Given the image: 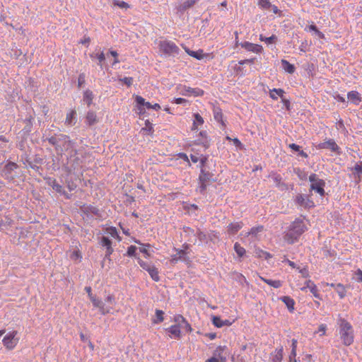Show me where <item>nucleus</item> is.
I'll return each instance as SVG.
<instances>
[{
	"mask_svg": "<svg viewBox=\"0 0 362 362\" xmlns=\"http://www.w3.org/2000/svg\"><path fill=\"white\" fill-rule=\"evenodd\" d=\"M42 138L44 141H48L54 146L57 153L59 155L74 148V142L68 135L64 134H52L51 132L46 130Z\"/></svg>",
	"mask_w": 362,
	"mask_h": 362,
	"instance_id": "f257e3e1",
	"label": "nucleus"
},
{
	"mask_svg": "<svg viewBox=\"0 0 362 362\" xmlns=\"http://www.w3.org/2000/svg\"><path fill=\"white\" fill-rule=\"evenodd\" d=\"M337 325L338 326L337 332L342 344L346 346H351L355 338L353 326L341 315L338 317Z\"/></svg>",
	"mask_w": 362,
	"mask_h": 362,
	"instance_id": "f03ea898",
	"label": "nucleus"
},
{
	"mask_svg": "<svg viewBox=\"0 0 362 362\" xmlns=\"http://www.w3.org/2000/svg\"><path fill=\"white\" fill-rule=\"evenodd\" d=\"M306 226L300 218H296L291 223L289 230L285 234V240L290 244L294 243L298 238L305 232Z\"/></svg>",
	"mask_w": 362,
	"mask_h": 362,
	"instance_id": "7ed1b4c3",
	"label": "nucleus"
},
{
	"mask_svg": "<svg viewBox=\"0 0 362 362\" xmlns=\"http://www.w3.org/2000/svg\"><path fill=\"white\" fill-rule=\"evenodd\" d=\"M199 187L197 190L202 194L206 193L207 187L212 182L216 181V177L213 172H206L205 170H200L199 175Z\"/></svg>",
	"mask_w": 362,
	"mask_h": 362,
	"instance_id": "20e7f679",
	"label": "nucleus"
},
{
	"mask_svg": "<svg viewBox=\"0 0 362 362\" xmlns=\"http://www.w3.org/2000/svg\"><path fill=\"white\" fill-rule=\"evenodd\" d=\"M160 51L167 56H175L180 52V48L171 40H160L158 43Z\"/></svg>",
	"mask_w": 362,
	"mask_h": 362,
	"instance_id": "39448f33",
	"label": "nucleus"
},
{
	"mask_svg": "<svg viewBox=\"0 0 362 362\" xmlns=\"http://www.w3.org/2000/svg\"><path fill=\"white\" fill-rule=\"evenodd\" d=\"M308 179L311 183L310 192L315 191L321 197H324L325 194V191L324 189L325 186V181L324 180L320 179L318 175L315 173H312L309 176Z\"/></svg>",
	"mask_w": 362,
	"mask_h": 362,
	"instance_id": "423d86ee",
	"label": "nucleus"
},
{
	"mask_svg": "<svg viewBox=\"0 0 362 362\" xmlns=\"http://www.w3.org/2000/svg\"><path fill=\"white\" fill-rule=\"evenodd\" d=\"M18 168V165L14 162L8 161L3 168L1 175L9 181H13L16 177L15 170Z\"/></svg>",
	"mask_w": 362,
	"mask_h": 362,
	"instance_id": "0eeeda50",
	"label": "nucleus"
},
{
	"mask_svg": "<svg viewBox=\"0 0 362 362\" xmlns=\"http://www.w3.org/2000/svg\"><path fill=\"white\" fill-rule=\"evenodd\" d=\"M18 332L16 330L9 332L3 339L4 346L8 350L13 349L18 343L19 338L17 337Z\"/></svg>",
	"mask_w": 362,
	"mask_h": 362,
	"instance_id": "6e6552de",
	"label": "nucleus"
},
{
	"mask_svg": "<svg viewBox=\"0 0 362 362\" xmlns=\"http://www.w3.org/2000/svg\"><path fill=\"white\" fill-rule=\"evenodd\" d=\"M294 202L297 205L307 209L315 206V204L309 194H298L296 195Z\"/></svg>",
	"mask_w": 362,
	"mask_h": 362,
	"instance_id": "1a4fd4ad",
	"label": "nucleus"
},
{
	"mask_svg": "<svg viewBox=\"0 0 362 362\" xmlns=\"http://www.w3.org/2000/svg\"><path fill=\"white\" fill-rule=\"evenodd\" d=\"M317 149H329L338 155L341 154V150L334 139H329L324 142L320 143L316 146Z\"/></svg>",
	"mask_w": 362,
	"mask_h": 362,
	"instance_id": "9d476101",
	"label": "nucleus"
},
{
	"mask_svg": "<svg viewBox=\"0 0 362 362\" xmlns=\"http://www.w3.org/2000/svg\"><path fill=\"white\" fill-rule=\"evenodd\" d=\"M175 250H176L177 253L175 255H172V257H171V259L170 262L172 264H177V262L180 260L183 261V262H186L187 264H189L191 262L189 257H187V252L185 251V250H179V249H176V248H175Z\"/></svg>",
	"mask_w": 362,
	"mask_h": 362,
	"instance_id": "9b49d317",
	"label": "nucleus"
},
{
	"mask_svg": "<svg viewBox=\"0 0 362 362\" xmlns=\"http://www.w3.org/2000/svg\"><path fill=\"white\" fill-rule=\"evenodd\" d=\"M274 93L278 94V95L281 98V102L283 103V104L286 107V110H290V109H291V103H290V101L288 99H286V98H285L284 97L285 91L283 89H281V88H274V89L270 90V93H269L270 97L273 100H277L278 97H276L274 95Z\"/></svg>",
	"mask_w": 362,
	"mask_h": 362,
	"instance_id": "f8f14e48",
	"label": "nucleus"
},
{
	"mask_svg": "<svg viewBox=\"0 0 362 362\" xmlns=\"http://www.w3.org/2000/svg\"><path fill=\"white\" fill-rule=\"evenodd\" d=\"M89 298L92 302L93 306L99 308L101 315H105L110 313L112 307H105L104 303L101 300L95 296H90Z\"/></svg>",
	"mask_w": 362,
	"mask_h": 362,
	"instance_id": "ddd939ff",
	"label": "nucleus"
},
{
	"mask_svg": "<svg viewBox=\"0 0 362 362\" xmlns=\"http://www.w3.org/2000/svg\"><path fill=\"white\" fill-rule=\"evenodd\" d=\"M100 243L106 249L104 260L107 259L109 262H111L110 255L114 251L112 247V240L108 237L103 236L101 238Z\"/></svg>",
	"mask_w": 362,
	"mask_h": 362,
	"instance_id": "4468645a",
	"label": "nucleus"
},
{
	"mask_svg": "<svg viewBox=\"0 0 362 362\" xmlns=\"http://www.w3.org/2000/svg\"><path fill=\"white\" fill-rule=\"evenodd\" d=\"M80 211L81 213H83L84 215H86L87 217H93V216H100V211L99 209L93 206V205H88V204H83L80 206Z\"/></svg>",
	"mask_w": 362,
	"mask_h": 362,
	"instance_id": "2eb2a0df",
	"label": "nucleus"
},
{
	"mask_svg": "<svg viewBox=\"0 0 362 362\" xmlns=\"http://www.w3.org/2000/svg\"><path fill=\"white\" fill-rule=\"evenodd\" d=\"M204 93V91L199 88H191L189 86H184L181 89V94L185 96H202Z\"/></svg>",
	"mask_w": 362,
	"mask_h": 362,
	"instance_id": "dca6fc26",
	"label": "nucleus"
},
{
	"mask_svg": "<svg viewBox=\"0 0 362 362\" xmlns=\"http://www.w3.org/2000/svg\"><path fill=\"white\" fill-rule=\"evenodd\" d=\"M199 0H185L176 6L177 13L182 15L187 9L192 8Z\"/></svg>",
	"mask_w": 362,
	"mask_h": 362,
	"instance_id": "f3484780",
	"label": "nucleus"
},
{
	"mask_svg": "<svg viewBox=\"0 0 362 362\" xmlns=\"http://www.w3.org/2000/svg\"><path fill=\"white\" fill-rule=\"evenodd\" d=\"M240 45L243 48H244L247 52H252L254 53H261L262 51L263 50L262 45L254 44L247 41L241 42Z\"/></svg>",
	"mask_w": 362,
	"mask_h": 362,
	"instance_id": "a211bd4d",
	"label": "nucleus"
},
{
	"mask_svg": "<svg viewBox=\"0 0 362 362\" xmlns=\"http://www.w3.org/2000/svg\"><path fill=\"white\" fill-rule=\"evenodd\" d=\"M70 158H69V162L73 163L71 165V168L73 170L78 169L81 166V160L79 158L76 156L77 155V150H76L74 148L70 151Z\"/></svg>",
	"mask_w": 362,
	"mask_h": 362,
	"instance_id": "6ab92c4d",
	"label": "nucleus"
},
{
	"mask_svg": "<svg viewBox=\"0 0 362 362\" xmlns=\"http://www.w3.org/2000/svg\"><path fill=\"white\" fill-rule=\"evenodd\" d=\"M306 288H309L310 291L313 294L315 298L317 299H321V296L319 293L318 289L316 285L310 280H308L305 282V286L301 288L302 291H305Z\"/></svg>",
	"mask_w": 362,
	"mask_h": 362,
	"instance_id": "aec40b11",
	"label": "nucleus"
},
{
	"mask_svg": "<svg viewBox=\"0 0 362 362\" xmlns=\"http://www.w3.org/2000/svg\"><path fill=\"white\" fill-rule=\"evenodd\" d=\"M227 349L226 346H218L213 352V356L220 361V362H226V356L223 354L225 350Z\"/></svg>",
	"mask_w": 362,
	"mask_h": 362,
	"instance_id": "412c9836",
	"label": "nucleus"
},
{
	"mask_svg": "<svg viewBox=\"0 0 362 362\" xmlns=\"http://www.w3.org/2000/svg\"><path fill=\"white\" fill-rule=\"evenodd\" d=\"M274 182L276 187H278L280 190L284 191L287 189V185L282 182V177L279 174L274 173L271 175Z\"/></svg>",
	"mask_w": 362,
	"mask_h": 362,
	"instance_id": "4be33fe9",
	"label": "nucleus"
},
{
	"mask_svg": "<svg viewBox=\"0 0 362 362\" xmlns=\"http://www.w3.org/2000/svg\"><path fill=\"white\" fill-rule=\"evenodd\" d=\"M264 230L263 226H257L252 227L250 231L246 233L245 236H251L252 238L255 240H258L259 238V233H262Z\"/></svg>",
	"mask_w": 362,
	"mask_h": 362,
	"instance_id": "5701e85b",
	"label": "nucleus"
},
{
	"mask_svg": "<svg viewBox=\"0 0 362 362\" xmlns=\"http://www.w3.org/2000/svg\"><path fill=\"white\" fill-rule=\"evenodd\" d=\"M176 325H180L182 328H185L186 331L189 332L192 330L190 325L186 321V320L180 315H177L174 317Z\"/></svg>",
	"mask_w": 362,
	"mask_h": 362,
	"instance_id": "b1692460",
	"label": "nucleus"
},
{
	"mask_svg": "<svg viewBox=\"0 0 362 362\" xmlns=\"http://www.w3.org/2000/svg\"><path fill=\"white\" fill-rule=\"evenodd\" d=\"M283 346H280L279 349L271 354L270 359L272 362H281L283 360Z\"/></svg>",
	"mask_w": 362,
	"mask_h": 362,
	"instance_id": "393cba45",
	"label": "nucleus"
},
{
	"mask_svg": "<svg viewBox=\"0 0 362 362\" xmlns=\"http://www.w3.org/2000/svg\"><path fill=\"white\" fill-rule=\"evenodd\" d=\"M348 99L354 105H358L361 101L362 98L358 92L351 90L347 94Z\"/></svg>",
	"mask_w": 362,
	"mask_h": 362,
	"instance_id": "a878e982",
	"label": "nucleus"
},
{
	"mask_svg": "<svg viewBox=\"0 0 362 362\" xmlns=\"http://www.w3.org/2000/svg\"><path fill=\"white\" fill-rule=\"evenodd\" d=\"M243 226V222H234L228 226V233L230 235L236 234Z\"/></svg>",
	"mask_w": 362,
	"mask_h": 362,
	"instance_id": "bb28decb",
	"label": "nucleus"
},
{
	"mask_svg": "<svg viewBox=\"0 0 362 362\" xmlns=\"http://www.w3.org/2000/svg\"><path fill=\"white\" fill-rule=\"evenodd\" d=\"M90 57L93 59H98V65L100 66L101 69H103V66H105V55L103 52H101L100 53H92L90 54Z\"/></svg>",
	"mask_w": 362,
	"mask_h": 362,
	"instance_id": "cd10ccee",
	"label": "nucleus"
},
{
	"mask_svg": "<svg viewBox=\"0 0 362 362\" xmlns=\"http://www.w3.org/2000/svg\"><path fill=\"white\" fill-rule=\"evenodd\" d=\"M76 122V112L74 110H71L67 113L65 120V124L69 126H73Z\"/></svg>",
	"mask_w": 362,
	"mask_h": 362,
	"instance_id": "c85d7f7f",
	"label": "nucleus"
},
{
	"mask_svg": "<svg viewBox=\"0 0 362 362\" xmlns=\"http://www.w3.org/2000/svg\"><path fill=\"white\" fill-rule=\"evenodd\" d=\"M196 236L202 243H207L209 240L212 241V236L202 231L200 229H197Z\"/></svg>",
	"mask_w": 362,
	"mask_h": 362,
	"instance_id": "c756f323",
	"label": "nucleus"
},
{
	"mask_svg": "<svg viewBox=\"0 0 362 362\" xmlns=\"http://www.w3.org/2000/svg\"><path fill=\"white\" fill-rule=\"evenodd\" d=\"M279 299L286 304L290 312L293 311L295 302L293 298L289 296H281Z\"/></svg>",
	"mask_w": 362,
	"mask_h": 362,
	"instance_id": "7c9ffc66",
	"label": "nucleus"
},
{
	"mask_svg": "<svg viewBox=\"0 0 362 362\" xmlns=\"http://www.w3.org/2000/svg\"><path fill=\"white\" fill-rule=\"evenodd\" d=\"M180 325H174L166 329V332H169L173 337L176 339H179L180 337Z\"/></svg>",
	"mask_w": 362,
	"mask_h": 362,
	"instance_id": "2f4dec72",
	"label": "nucleus"
},
{
	"mask_svg": "<svg viewBox=\"0 0 362 362\" xmlns=\"http://www.w3.org/2000/svg\"><path fill=\"white\" fill-rule=\"evenodd\" d=\"M98 122L97 116L95 112L88 111L86 117V122L88 126H92Z\"/></svg>",
	"mask_w": 362,
	"mask_h": 362,
	"instance_id": "473e14b6",
	"label": "nucleus"
},
{
	"mask_svg": "<svg viewBox=\"0 0 362 362\" xmlns=\"http://www.w3.org/2000/svg\"><path fill=\"white\" fill-rule=\"evenodd\" d=\"M135 102L137 105L143 106L146 108V110L152 109V105L148 102H146L145 99L140 95L136 96Z\"/></svg>",
	"mask_w": 362,
	"mask_h": 362,
	"instance_id": "72a5a7b5",
	"label": "nucleus"
},
{
	"mask_svg": "<svg viewBox=\"0 0 362 362\" xmlns=\"http://www.w3.org/2000/svg\"><path fill=\"white\" fill-rule=\"evenodd\" d=\"M34 118L32 116H29L28 117L24 119V123L25 124L23 131L25 134H29L32 131L33 127V120Z\"/></svg>",
	"mask_w": 362,
	"mask_h": 362,
	"instance_id": "f704fd0d",
	"label": "nucleus"
},
{
	"mask_svg": "<svg viewBox=\"0 0 362 362\" xmlns=\"http://www.w3.org/2000/svg\"><path fill=\"white\" fill-rule=\"evenodd\" d=\"M281 65H282V67L283 69L288 73L289 74H293L294 73L295 71V66L294 65L290 64L287 60L286 59H282L281 62Z\"/></svg>",
	"mask_w": 362,
	"mask_h": 362,
	"instance_id": "c9c22d12",
	"label": "nucleus"
},
{
	"mask_svg": "<svg viewBox=\"0 0 362 362\" xmlns=\"http://www.w3.org/2000/svg\"><path fill=\"white\" fill-rule=\"evenodd\" d=\"M93 100V92L90 90H86L83 93V101L87 104L89 107Z\"/></svg>",
	"mask_w": 362,
	"mask_h": 362,
	"instance_id": "e433bc0d",
	"label": "nucleus"
},
{
	"mask_svg": "<svg viewBox=\"0 0 362 362\" xmlns=\"http://www.w3.org/2000/svg\"><path fill=\"white\" fill-rule=\"evenodd\" d=\"M261 279L270 286H272L275 288H280L282 286V282L280 280H272L262 277L261 278Z\"/></svg>",
	"mask_w": 362,
	"mask_h": 362,
	"instance_id": "4c0bfd02",
	"label": "nucleus"
},
{
	"mask_svg": "<svg viewBox=\"0 0 362 362\" xmlns=\"http://www.w3.org/2000/svg\"><path fill=\"white\" fill-rule=\"evenodd\" d=\"M148 273L153 281L156 282L160 281L158 270L154 265L149 269Z\"/></svg>",
	"mask_w": 362,
	"mask_h": 362,
	"instance_id": "58836bf2",
	"label": "nucleus"
},
{
	"mask_svg": "<svg viewBox=\"0 0 362 362\" xmlns=\"http://www.w3.org/2000/svg\"><path fill=\"white\" fill-rule=\"evenodd\" d=\"M255 256L256 257H257L259 258H262V259H270L272 257V255L270 253H269V252H267L266 251H264V250H262L261 249H259V248L258 249H255Z\"/></svg>",
	"mask_w": 362,
	"mask_h": 362,
	"instance_id": "ea45409f",
	"label": "nucleus"
},
{
	"mask_svg": "<svg viewBox=\"0 0 362 362\" xmlns=\"http://www.w3.org/2000/svg\"><path fill=\"white\" fill-rule=\"evenodd\" d=\"M294 173L298 176V177L301 180H306L308 178V173L304 170L300 169L299 168H296L293 169Z\"/></svg>",
	"mask_w": 362,
	"mask_h": 362,
	"instance_id": "a19ab883",
	"label": "nucleus"
},
{
	"mask_svg": "<svg viewBox=\"0 0 362 362\" xmlns=\"http://www.w3.org/2000/svg\"><path fill=\"white\" fill-rule=\"evenodd\" d=\"M164 312L160 310H156V315L155 318L153 319V323L154 324H159L162 322L164 320Z\"/></svg>",
	"mask_w": 362,
	"mask_h": 362,
	"instance_id": "79ce46f5",
	"label": "nucleus"
},
{
	"mask_svg": "<svg viewBox=\"0 0 362 362\" xmlns=\"http://www.w3.org/2000/svg\"><path fill=\"white\" fill-rule=\"evenodd\" d=\"M352 171L354 175L357 176L360 179L361 175H362V161L356 163L354 167L352 168Z\"/></svg>",
	"mask_w": 362,
	"mask_h": 362,
	"instance_id": "37998d69",
	"label": "nucleus"
},
{
	"mask_svg": "<svg viewBox=\"0 0 362 362\" xmlns=\"http://www.w3.org/2000/svg\"><path fill=\"white\" fill-rule=\"evenodd\" d=\"M49 185L52 187L54 190L57 192L61 194L63 191V187L61 185H59L55 179L52 180L49 182Z\"/></svg>",
	"mask_w": 362,
	"mask_h": 362,
	"instance_id": "c03bdc74",
	"label": "nucleus"
},
{
	"mask_svg": "<svg viewBox=\"0 0 362 362\" xmlns=\"http://www.w3.org/2000/svg\"><path fill=\"white\" fill-rule=\"evenodd\" d=\"M335 290L341 299H343L346 296V290H345V287L343 284H337Z\"/></svg>",
	"mask_w": 362,
	"mask_h": 362,
	"instance_id": "a18cd8bd",
	"label": "nucleus"
},
{
	"mask_svg": "<svg viewBox=\"0 0 362 362\" xmlns=\"http://www.w3.org/2000/svg\"><path fill=\"white\" fill-rule=\"evenodd\" d=\"M257 5L262 9L269 10L272 7L269 0H257Z\"/></svg>",
	"mask_w": 362,
	"mask_h": 362,
	"instance_id": "49530a36",
	"label": "nucleus"
},
{
	"mask_svg": "<svg viewBox=\"0 0 362 362\" xmlns=\"http://www.w3.org/2000/svg\"><path fill=\"white\" fill-rule=\"evenodd\" d=\"M234 250L238 257H242L245 254V250L244 247H241L238 243H235L234 245Z\"/></svg>",
	"mask_w": 362,
	"mask_h": 362,
	"instance_id": "de8ad7c7",
	"label": "nucleus"
},
{
	"mask_svg": "<svg viewBox=\"0 0 362 362\" xmlns=\"http://www.w3.org/2000/svg\"><path fill=\"white\" fill-rule=\"evenodd\" d=\"M259 39L261 41H264L267 44H272L276 42L277 37L275 35H272V36L267 37L261 35Z\"/></svg>",
	"mask_w": 362,
	"mask_h": 362,
	"instance_id": "09e8293b",
	"label": "nucleus"
},
{
	"mask_svg": "<svg viewBox=\"0 0 362 362\" xmlns=\"http://www.w3.org/2000/svg\"><path fill=\"white\" fill-rule=\"evenodd\" d=\"M136 259H137V262H138L139 264L140 265V267L143 269L146 270V272H148L149 270V269L153 266V265H151L150 263L143 261L139 257H136Z\"/></svg>",
	"mask_w": 362,
	"mask_h": 362,
	"instance_id": "8fccbe9b",
	"label": "nucleus"
},
{
	"mask_svg": "<svg viewBox=\"0 0 362 362\" xmlns=\"http://www.w3.org/2000/svg\"><path fill=\"white\" fill-rule=\"evenodd\" d=\"M25 165H27L29 168L35 170V171H38L40 167L34 163L33 161L30 160V159L26 157L23 161Z\"/></svg>",
	"mask_w": 362,
	"mask_h": 362,
	"instance_id": "3c124183",
	"label": "nucleus"
},
{
	"mask_svg": "<svg viewBox=\"0 0 362 362\" xmlns=\"http://www.w3.org/2000/svg\"><path fill=\"white\" fill-rule=\"evenodd\" d=\"M141 131H143L144 132H146L148 134H153V129L151 123L148 120L146 121V127L144 128H142Z\"/></svg>",
	"mask_w": 362,
	"mask_h": 362,
	"instance_id": "603ef678",
	"label": "nucleus"
},
{
	"mask_svg": "<svg viewBox=\"0 0 362 362\" xmlns=\"http://www.w3.org/2000/svg\"><path fill=\"white\" fill-rule=\"evenodd\" d=\"M212 322H213V324L216 327H223V320H221V318L219 317V316H214L213 318H212Z\"/></svg>",
	"mask_w": 362,
	"mask_h": 362,
	"instance_id": "864d4df0",
	"label": "nucleus"
},
{
	"mask_svg": "<svg viewBox=\"0 0 362 362\" xmlns=\"http://www.w3.org/2000/svg\"><path fill=\"white\" fill-rule=\"evenodd\" d=\"M137 247L134 245H131L127 248V255L129 257H136Z\"/></svg>",
	"mask_w": 362,
	"mask_h": 362,
	"instance_id": "5fc2aeb1",
	"label": "nucleus"
},
{
	"mask_svg": "<svg viewBox=\"0 0 362 362\" xmlns=\"http://www.w3.org/2000/svg\"><path fill=\"white\" fill-rule=\"evenodd\" d=\"M189 56L197 59H203L204 54H203V51L202 49H199L198 51H192L190 52Z\"/></svg>",
	"mask_w": 362,
	"mask_h": 362,
	"instance_id": "6e6d98bb",
	"label": "nucleus"
},
{
	"mask_svg": "<svg viewBox=\"0 0 362 362\" xmlns=\"http://www.w3.org/2000/svg\"><path fill=\"white\" fill-rule=\"evenodd\" d=\"M194 126L196 125H202L204 123V119L202 117L199 113H194Z\"/></svg>",
	"mask_w": 362,
	"mask_h": 362,
	"instance_id": "4d7b16f0",
	"label": "nucleus"
},
{
	"mask_svg": "<svg viewBox=\"0 0 362 362\" xmlns=\"http://www.w3.org/2000/svg\"><path fill=\"white\" fill-rule=\"evenodd\" d=\"M308 28H309V30H310V31H315L316 35L320 38L322 39L325 37V35L317 29V26L315 24H312V25H309Z\"/></svg>",
	"mask_w": 362,
	"mask_h": 362,
	"instance_id": "13d9d810",
	"label": "nucleus"
},
{
	"mask_svg": "<svg viewBox=\"0 0 362 362\" xmlns=\"http://www.w3.org/2000/svg\"><path fill=\"white\" fill-rule=\"evenodd\" d=\"M7 142H8V140L4 136H0V151L5 152V144Z\"/></svg>",
	"mask_w": 362,
	"mask_h": 362,
	"instance_id": "bf43d9fd",
	"label": "nucleus"
},
{
	"mask_svg": "<svg viewBox=\"0 0 362 362\" xmlns=\"http://www.w3.org/2000/svg\"><path fill=\"white\" fill-rule=\"evenodd\" d=\"M214 119L217 122H221L222 120V116H223L221 109H219V108L214 109Z\"/></svg>",
	"mask_w": 362,
	"mask_h": 362,
	"instance_id": "052dcab7",
	"label": "nucleus"
},
{
	"mask_svg": "<svg viewBox=\"0 0 362 362\" xmlns=\"http://www.w3.org/2000/svg\"><path fill=\"white\" fill-rule=\"evenodd\" d=\"M86 82V75L83 73L79 74L78 78V87L81 88Z\"/></svg>",
	"mask_w": 362,
	"mask_h": 362,
	"instance_id": "680f3d73",
	"label": "nucleus"
},
{
	"mask_svg": "<svg viewBox=\"0 0 362 362\" xmlns=\"http://www.w3.org/2000/svg\"><path fill=\"white\" fill-rule=\"evenodd\" d=\"M113 4H114L115 6H117L119 8H127V7H129L127 3H126L124 1H119L118 0H113Z\"/></svg>",
	"mask_w": 362,
	"mask_h": 362,
	"instance_id": "e2e57ef3",
	"label": "nucleus"
},
{
	"mask_svg": "<svg viewBox=\"0 0 362 362\" xmlns=\"http://www.w3.org/2000/svg\"><path fill=\"white\" fill-rule=\"evenodd\" d=\"M110 54L113 57V62L112 63V66H115L117 63H119V61L117 59L118 53L114 50H110Z\"/></svg>",
	"mask_w": 362,
	"mask_h": 362,
	"instance_id": "0e129e2a",
	"label": "nucleus"
},
{
	"mask_svg": "<svg viewBox=\"0 0 362 362\" xmlns=\"http://www.w3.org/2000/svg\"><path fill=\"white\" fill-rule=\"evenodd\" d=\"M120 81L127 86H130L133 83L134 78L132 77H124L123 78H121Z\"/></svg>",
	"mask_w": 362,
	"mask_h": 362,
	"instance_id": "69168bd1",
	"label": "nucleus"
},
{
	"mask_svg": "<svg viewBox=\"0 0 362 362\" xmlns=\"http://www.w3.org/2000/svg\"><path fill=\"white\" fill-rule=\"evenodd\" d=\"M357 281L362 282V270L358 269L354 273V277Z\"/></svg>",
	"mask_w": 362,
	"mask_h": 362,
	"instance_id": "338daca9",
	"label": "nucleus"
},
{
	"mask_svg": "<svg viewBox=\"0 0 362 362\" xmlns=\"http://www.w3.org/2000/svg\"><path fill=\"white\" fill-rule=\"evenodd\" d=\"M108 233H110V235L113 237V238H117L118 237V233H117V230L116 229V228L115 227H110L108 229Z\"/></svg>",
	"mask_w": 362,
	"mask_h": 362,
	"instance_id": "774afa93",
	"label": "nucleus"
}]
</instances>
